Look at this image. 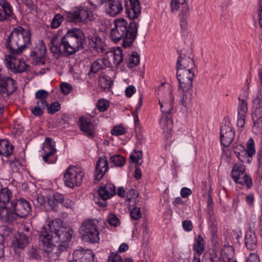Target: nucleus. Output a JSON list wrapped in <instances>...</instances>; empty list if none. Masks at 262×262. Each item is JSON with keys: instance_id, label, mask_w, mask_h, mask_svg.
Returning <instances> with one entry per match:
<instances>
[{"instance_id": "obj_39", "label": "nucleus", "mask_w": 262, "mask_h": 262, "mask_svg": "<svg viewBox=\"0 0 262 262\" xmlns=\"http://www.w3.org/2000/svg\"><path fill=\"white\" fill-rule=\"evenodd\" d=\"M99 84L104 90L110 89L113 84V81L106 75H102L99 77Z\"/></svg>"}, {"instance_id": "obj_55", "label": "nucleus", "mask_w": 262, "mask_h": 262, "mask_svg": "<svg viewBox=\"0 0 262 262\" xmlns=\"http://www.w3.org/2000/svg\"><path fill=\"white\" fill-rule=\"evenodd\" d=\"M107 262H122V260L117 253L112 252L108 257Z\"/></svg>"}, {"instance_id": "obj_3", "label": "nucleus", "mask_w": 262, "mask_h": 262, "mask_svg": "<svg viewBox=\"0 0 262 262\" xmlns=\"http://www.w3.org/2000/svg\"><path fill=\"white\" fill-rule=\"evenodd\" d=\"M114 24V27L110 33L111 39L114 42L123 39L122 45L125 48L131 46L137 35L138 23L132 20L128 25L125 19L120 18L115 19Z\"/></svg>"}, {"instance_id": "obj_17", "label": "nucleus", "mask_w": 262, "mask_h": 262, "mask_svg": "<svg viewBox=\"0 0 262 262\" xmlns=\"http://www.w3.org/2000/svg\"><path fill=\"white\" fill-rule=\"evenodd\" d=\"M88 38L91 50L95 51L97 53H103L105 51L104 43L98 34L96 33L95 31L93 35L89 34Z\"/></svg>"}, {"instance_id": "obj_42", "label": "nucleus", "mask_w": 262, "mask_h": 262, "mask_svg": "<svg viewBox=\"0 0 262 262\" xmlns=\"http://www.w3.org/2000/svg\"><path fill=\"white\" fill-rule=\"evenodd\" d=\"M194 249L196 253L200 255L204 250V241L201 235H199L196 239V243L194 245Z\"/></svg>"}, {"instance_id": "obj_15", "label": "nucleus", "mask_w": 262, "mask_h": 262, "mask_svg": "<svg viewBox=\"0 0 262 262\" xmlns=\"http://www.w3.org/2000/svg\"><path fill=\"white\" fill-rule=\"evenodd\" d=\"M254 112L252 115L254 124L262 127V97L257 95L253 101Z\"/></svg>"}, {"instance_id": "obj_4", "label": "nucleus", "mask_w": 262, "mask_h": 262, "mask_svg": "<svg viewBox=\"0 0 262 262\" xmlns=\"http://www.w3.org/2000/svg\"><path fill=\"white\" fill-rule=\"evenodd\" d=\"M31 36L30 30L17 26L7 36L5 47L9 53L20 55L31 45Z\"/></svg>"}, {"instance_id": "obj_24", "label": "nucleus", "mask_w": 262, "mask_h": 262, "mask_svg": "<svg viewBox=\"0 0 262 262\" xmlns=\"http://www.w3.org/2000/svg\"><path fill=\"white\" fill-rule=\"evenodd\" d=\"M106 13L111 16H115L123 10L122 0H108Z\"/></svg>"}, {"instance_id": "obj_31", "label": "nucleus", "mask_w": 262, "mask_h": 262, "mask_svg": "<svg viewBox=\"0 0 262 262\" xmlns=\"http://www.w3.org/2000/svg\"><path fill=\"white\" fill-rule=\"evenodd\" d=\"M63 196L59 194H54L52 196L47 197V206L54 211H57L58 209V204L63 202Z\"/></svg>"}, {"instance_id": "obj_18", "label": "nucleus", "mask_w": 262, "mask_h": 262, "mask_svg": "<svg viewBox=\"0 0 262 262\" xmlns=\"http://www.w3.org/2000/svg\"><path fill=\"white\" fill-rule=\"evenodd\" d=\"M108 168V162L107 158L105 156L100 157L96 165L95 180L97 182L99 181L107 171Z\"/></svg>"}, {"instance_id": "obj_9", "label": "nucleus", "mask_w": 262, "mask_h": 262, "mask_svg": "<svg viewBox=\"0 0 262 262\" xmlns=\"http://www.w3.org/2000/svg\"><path fill=\"white\" fill-rule=\"evenodd\" d=\"M107 68L117 67L123 61V57L121 48L106 52L103 58Z\"/></svg>"}, {"instance_id": "obj_48", "label": "nucleus", "mask_w": 262, "mask_h": 262, "mask_svg": "<svg viewBox=\"0 0 262 262\" xmlns=\"http://www.w3.org/2000/svg\"><path fill=\"white\" fill-rule=\"evenodd\" d=\"M187 2V0H171L170 3L171 11H178L180 6H183Z\"/></svg>"}, {"instance_id": "obj_61", "label": "nucleus", "mask_w": 262, "mask_h": 262, "mask_svg": "<svg viewBox=\"0 0 262 262\" xmlns=\"http://www.w3.org/2000/svg\"><path fill=\"white\" fill-rule=\"evenodd\" d=\"M37 201L40 205L47 207V197L43 195H39L37 198Z\"/></svg>"}, {"instance_id": "obj_62", "label": "nucleus", "mask_w": 262, "mask_h": 262, "mask_svg": "<svg viewBox=\"0 0 262 262\" xmlns=\"http://www.w3.org/2000/svg\"><path fill=\"white\" fill-rule=\"evenodd\" d=\"M183 227L186 231H190L192 229V225L191 222L189 220H185L183 222Z\"/></svg>"}, {"instance_id": "obj_43", "label": "nucleus", "mask_w": 262, "mask_h": 262, "mask_svg": "<svg viewBox=\"0 0 262 262\" xmlns=\"http://www.w3.org/2000/svg\"><path fill=\"white\" fill-rule=\"evenodd\" d=\"M66 20L69 23H74L75 24L79 23L76 8L67 13Z\"/></svg>"}, {"instance_id": "obj_13", "label": "nucleus", "mask_w": 262, "mask_h": 262, "mask_svg": "<svg viewBox=\"0 0 262 262\" xmlns=\"http://www.w3.org/2000/svg\"><path fill=\"white\" fill-rule=\"evenodd\" d=\"M44 247L45 252L47 254V256L52 260H55L58 258L61 253L67 249L66 245H61L53 242H50L49 245L47 243L41 242Z\"/></svg>"}, {"instance_id": "obj_19", "label": "nucleus", "mask_w": 262, "mask_h": 262, "mask_svg": "<svg viewBox=\"0 0 262 262\" xmlns=\"http://www.w3.org/2000/svg\"><path fill=\"white\" fill-rule=\"evenodd\" d=\"M255 152L254 141L252 139H250L247 143V149H244L237 157L242 162L249 163Z\"/></svg>"}, {"instance_id": "obj_37", "label": "nucleus", "mask_w": 262, "mask_h": 262, "mask_svg": "<svg viewBox=\"0 0 262 262\" xmlns=\"http://www.w3.org/2000/svg\"><path fill=\"white\" fill-rule=\"evenodd\" d=\"M239 104H238V116H245L247 111V102L245 99L243 98L241 95L239 96Z\"/></svg>"}, {"instance_id": "obj_52", "label": "nucleus", "mask_w": 262, "mask_h": 262, "mask_svg": "<svg viewBox=\"0 0 262 262\" xmlns=\"http://www.w3.org/2000/svg\"><path fill=\"white\" fill-rule=\"evenodd\" d=\"M130 217L134 220H138L141 217V212L139 207H135L130 212Z\"/></svg>"}, {"instance_id": "obj_26", "label": "nucleus", "mask_w": 262, "mask_h": 262, "mask_svg": "<svg viewBox=\"0 0 262 262\" xmlns=\"http://www.w3.org/2000/svg\"><path fill=\"white\" fill-rule=\"evenodd\" d=\"M97 193L101 200H107L115 194V186L111 183L107 184L105 186H101Z\"/></svg>"}, {"instance_id": "obj_10", "label": "nucleus", "mask_w": 262, "mask_h": 262, "mask_svg": "<svg viewBox=\"0 0 262 262\" xmlns=\"http://www.w3.org/2000/svg\"><path fill=\"white\" fill-rule=\"evenodd\" d=\"M235 137V132L230 122L228 121L221 127L220 138L222 144L228 147L232 142Z\"/></svg>"}, {"instance_id": "obj_27", "label": "nucleus", "mask_w": 262, "mask_h": 262, "mask_svg": "<svg viewBox=\"0 0 262 262\" xmlns=\"http://www.w3.org/2000/svg\"><path fill=\"white\" fill-rule=\"evenodd\" d=\"M15 212L13 207L10 206L0 208V219L5 222H12L17 218Z\"/></svg>"}, {"instance_id": "obj_40", "label": "nucleus", "mask_w": 262, "mask_h": 262, "mask_svg": "<svg viewBox=\"0 0 262 262\" xmlns=\"http://www.w3.org/2000/svg\"><path fill=\"white\" fill-rule=\"evenodd\" d=\"M49 93L43 90H40L37 91L35 93V98L39 100L37 102H39L44 105H47L48 103L46 98L49 96Z\"/></svg>"}, {"instance_id": "obj_7", "label": "nucleus", "mask_w": 262, "mask_h": 262, "mask_svg": "<svg viewBox=\"0 0 262 262\" xmlns=\"http://www.w3.org/2000/svg\"><path fill=\"white\" fill-rule=\"evenodd\" d=\"M157 95L162 113L171 111L173 108L171 91L168 88H164L162 84L158 88Z\"/></svg>"}, {"instance_id": "obj_34", "label": "nucleus", "mask_w": 262, "mask_h": 262, "mask_svg": "<svg viewBox=\"0 0 262 262\" xmlns=\"http://www.w3.org/2000/svg\"><path fill=\"white\" fill-rule=\"evenodd\" d=\"M13 152V146L6 139L0 140V154L8 157Z\"/></svg>"}, {"instance_id": "obj_5", "label": "nucleus", "mask_w": 262, "mask_h": 262, "mask_svg": "<svg viewBox=\"0 0 262 262\" xmlns=\"http://www.w3.org/2000/svg\"><path fill=\"white\" fill-rule=\"evenodd\" d=\"M80 232L82 240L85 242L97 243L99 241V232L96 224L92 220H85L82 223Z\"/></svg>"}, {"instance_id": "obj_2", "label": "nucleus", "mask_w": 262, "mask_h": 262, "mask_svg": "<svg viewBox=\"0 0 262 262\" xmlns=\"http://www.w3.org/2000/svg\"><path fill=\"white\" fill-rule=\"evenodd\" d=\"M72 234L71 229L63 227L62 221L60 219H55L49 222L47 226L42 228L39 241L44 244L47 242L48 245L51 242L61 245H66L68 248Z\"/></svg>"}, {"instance_id": "obj_56", "label": "nucleus", "mask_w": 262, "mask_h": 262, "mask_svg": "<svg viewBox=\"0 0 262 262\" xmlns=\"http://www.w3.org/2000/svg\"><path fill=\"white\" fill-rule=\"evenodd\" d=\"M72 89V85L70 84L63 82L61 84L60 90L64 94H69Z\"/></svg>"}, {"instance_id": "obj_32", "label": "nucleus", "mask_w": 262, "mask_h": 262, "mask_svg": "<svg viewBox=\"0 0 262 262\" xmlns=\"http://www.w3.org/2000/svg\"><path fill=\"white\" fill-rule=\"evenodd\" d=\"M0 21H3L7 17L11 16L12 9L10 4L6 0L0 1Z\"/></svg>"}, {"instance_id": "obj_50", "label": "nucleus", "mask_w": 262, "mask_h": 262, "mask_svg": "<svg viewBox=\"0 0 262 262\" xmlns=\"http://www.w3.org/2000/svg\"><path fill=\"white\" fill-rule=\"evenodd\" d=\"M48 112L49 114H54L59 110L60 108V104L58 102H54L50 105L47 104Z\"/></svg>"}, {"instance_id": "obj_49", "label": "nucleus", "mask_w": 262, "mask_h": 262, "mask_svg": "<svg viewBox=\"0 0 262 262\" xmlns=\"http://www.w3.org/2000/svg\"><path fill=\"white\" fill-rule=\"evenodd\" d=\"M129 158L132 163L141 164V163H139V160L142 158V152L141 150H135L134 154L130 155Z\"/></svg>"}, {"instance_id": "obj_8", "label": "nucleus", "mask_w": 262, "mask_h": 262, "mask_svg": "<svg viewBox=\"0 0 262 262\" xmlns=\"http://www.w3.org/2000/svg\"><path fill=\"white\" fill-rule=\"evenodd\" d=\"M231 176L235 182L241 185L245 184L248 188L252 185V179L250 177L247 175L245 172V167L242 164H235L234 165Z\"/></svg>"}, {"instance_id": "obj_53", "label": "nucleus", "mask_w": 262, "mask_h": 262, "mask_svg": "<svg viewBox=\"0 0 262 262\" xmlns=\"http://www.w3.org/2000/svg\"><path fill=\"white\" fill-rule=\"evenodd\" d=\"M125 128L121 125L116 126L112 129L111 133L113 135L119 136L125 134Z\"/></svg>"}, {"instance_id": "obj_60", "label": "nucleus", "mask_w": 262, "mask_h": 262, "mask_svg": "<svg viewBox=\"0 0 262 262\" xmlns=\"http://www.w3.org/2000/svg\"><path fill=\"white\" fill-rule=\"evenodd\" d=\"M36 50H38V55L39 56L40 58H41L45 55L46 52V46L42 43L39 47L36 48Z\"/></svg>"}, {"instance_id": "obj_38", "label": "nucleus", "mask_w": 262, "mask_h": 262, "mask_svg": "<svg viewBox=\"0 0 262 262\" xmlns=\"http://www.w3.org/2000/svg\"><path fill=\"white\" fill-rule=\"evenodd\" d=\"M257 243L256 238L254 234H246L245 236V243L246 246L250 249H253Z\"/></svg>"}, {"instance_id": "obj_21", "label": "nucleus", "mask_w": 262, "mask_h": 262, "mask_svg": "<svg viewBox=\"0 0 262 262\" xmlns=\"http://www.w3.org/2000/svg\"><path fill=\"white\" fill-rule=\"evenodd\" d=\"M52 139L50 138H47L46 141L43 144L42 150L45 155L42 156V158L45 162L48 163H53L54 161H49L50 157L54 155L56 151L55 145L52 144Z\"/></svg>"}, {"instance_id": "obj_57", "label": "nucleus", "mask_w": 262, "mask_h": 262, "mask_svg": "<svg viewBox=\"0 0 262 262\" xmlns=\"http://www.w3.org/2000/svg\"><path fill=\"white\" fill-rule=\"evenodd\" d=\"M233 151L237 157L239 154L245 149V147L241 144L234 143L233 145Z\"/></svg>"}, {"instance_id": "obj_23", "label": "nucleus", "mask_w": 262, "mask_h": 262, "mask_svg": "<svg viewBox=\"0 0 262 262\" xmlns=\"http://www.w3.org/2000/svg\"><path fill=\"white\" fill-rule=\"evenodd\" d=\"M73 257L77 262H94V254L89 250H76L73 253Z\"/></svg>"}, {"instance_id": "obj_51", "label": "nucleus", "mask_w": 262, "mask_h": 262, "mask_svg": "<svg viewBox=\"0 0 262 262\" xmlns=\"http://www.w3.org/2000/svg\"><path fill=\"white\" fill-rule=\"evenodd\" d=\"M107 221L109 224L114 226H118L120 224L119 219L114 214H110L107 217Z\"/></svg>"}, {"instance_id": "obj_6", "label": "nucleus", "mask_w": 262, "mask_h": 262, "mask_svg": "<svg viewBox=\"0 0 262 262\" xmlns=\"http://www.w3.org/2000/svg\"><path fill=\"white\" fill-rule=\"evenodd\" d=\"M85 173L83 169L76 166H69L64 176L66 185L71 188L81 185L84 177Z\"/></svg>"}, {"instance_id": "obj_29", "label": "nucleus", "mask_w": 262, "mask_h": 262, "mask_svg": "<svg viewBox=\"0 0 262 262\" xmlns=\"http://www.w3.org/2000/svg\"><path fill=\"white\" fill-rule=\"evenodd\" d=\"M79 23H86L95 19L93 14L89 10L81 7H76Z\"/></svg>"}, {"instance_id": "obj_58", "label": "nucleus", "mask_w": 262, "mask_h": 262, "mask_svg": "<svg viewBox=\"0 0 262 262\" xmlns=\"http://www.w3.org/2000/svg\"><path fill=\"white\" fill-rule=\"evenodd\" d=\"M29 255L31 258L33 259H38L39 257L38 250L34 247L31 248L29 251Z\"/></svg>"}, {"instance_id": "obj_59", "label": "nucleus", "mask_w": 262, "mask_h": 262, "mask_svg": "<svg viewBox=\"0 0 262 262\" xmlns=\"http://www.w3.org/2000/svg\"><path fill=\"white\" fill-rule=\"evenodd\" d=\"M182 10H181V12L183 14V17L181 18V21H184L185 20V18L184 17V16H186L189 13V6H188V5L187 4V3L186 2V3L184 4V5L183 6H182Z\"/></svg>"}, {"instance_id": "obj_28", "label": "nucleus", "mask_w": 262, "mask_h": 262, "mask_svg": "<svg viewBox=\"0 0 262 262\" xmlns=\"http://www.w3.org/2000/svg\"><path fill=\"white\" fill-rule=\"evenodd\" d=\"M29 243V234L18 232L16 234L13 239V244L16 248L23 249Z\"/></svg>"}, {"instance_id": "obj_11", "label": "nucleus", "mask_w": 262, "mask_h": 262, "mask_svg": "<svg viewBox=\"0 0 262 262\" xmlns=\"http://www.w3.org/2000/svg\"><path fill=\"white\" fill-rule=\"evenodd\" d=\"M18 55H13L9 53L5 57V61L9 68L15 72L22 73L25 72L28 68V65L20 59H17L16 57Z\"/></svg>"}, {"instance_id": "obj_25", "label": "nucleus", "mask_w": 262, "mask_h": 262, "mask_svg": "<svg viewBox=\"0 0 262 262\" xmlns=\"http://www.w3.org/2000/svg\"><path fill=\"white\" fill-rule=\"evenodd\" d=\"M13 197L11 191L7 187L3 188L0 189V208H3L6 206H12V204L13 200H12Z\"/></svg>"}, {"instance_id": "obj_64", "label": "nucleus", "mask_w": 262, "mask_h": 262, "mask_svg": "<svg viewBox=\"0 0 262 262\" xmlns=\"http://www.w3.org/2000/svg\"><path fill=\"white\" fill-rule=\"evenodd\" d=\"M136 89L133 85L128 86L125 91V95L127 97H130L135 93Z\"/></svg>"}, {"instance_id": "obj_20", "label": "nucleus", "mask_w": 262, "mask_h": 262, "mask_svg": "<svg viewBox=\"0 0 262 262\" xmlns=\"http://www.w3.org/2000/svg\"><path fill=\"white\" fill-rule=\"evenodd\" d=\"M128 1L129 7L127 4L125 8L127 17L130 19L138 18L141 13V7L139 0H128Z\"/></svg>"}, {"instance_id": "obj_1", "label": "nucleus", "mask_w": 262, "mask_h": 262, "mask_svg": "<svg viewBox=\"0 0 262 262\" xmlns=\"http://www.w3.org/2000/svg\"><path fill=\"white\" fill-rule=\"evenodd\" d=\"M50 43V50L53 54L68 56L84 49L86 37L81 29L74 28L69 29L60 40L57 36H53Z\"/></svg>"}, {"instance_id": "obj_35", "label": "nucleus", "mask_w": 262, "mask_h": 262, "mask_svg": "<svg viewBox=\"0 0 262 262\" xmlns=\"http://www.w3.org/2000/svg\"><path fill=\"white\" fill-rule=\"evenodd\" d=\"M79 121L80 122L81 129L89 136H93L94 128L91 121L84 117H80Z\"/></svg>"}, {"instance_id": "obj_12", "label": "nucleus", "mask_w": 262, "mask_h": 262, "mask_svg": "<svg viewBox=\"0 0 262 262\" xmlns=\"http://www.w3.org/2000/svg\"><path fill=\"white\" fill-rule=\"evenodd\" d=\"M177 77L179 86L192 87V81L194 77V69L178 70Z\"/></svg>"}, {"instance_id": "obj_30", "label": "nucleus", "mask_w": 262, "mask_h": 262, "mask_svg": "<svg viewBox=\"0 0 262 262\" xmlns=\"http://www.w3.org/2000/svg\"><path fill=\"white\" fill-rule=\"evenodd\" d=\"M194 62L192 59L188 57H179L177 62V70L194 69Z\"/></svg>"}, {"instance_id": "obj_41", "label": "nucleus", "mask_w": 262, "mask_h": 262, "mask_svg": "<svg viewBox=\"0 0 262 262\" xmlns=\"http://www.w3.org/2000/svg\"><path fill=\"white\" fill-rule=\"evenodd\" d=\"M110 160L111 163H112L115 166L118 167L123 166L126 162L125 158L119 155H116L112 156L110 158Z\"/></svg>"}, {"instance_id": "obj_46", "label": "nucleus", "mask_w": 262, "mask_h": 262, "mask_svg": "<svg viewBox=\"0 0 262 262\" xmlns=\"http://www.w3.org/2000/svg\"><path fill=\"white\" fill-rule=\"evenodd\" d=\"M47 106L37 102L36 106L31 110V113L35 116H40L43 114V110Z\"/></svg>"}, {"instance_id": "obj_45", "label": "nucleus", "mask_w": 262, "mask_h": 262, "mask_svg": "<svg viewBox=\"0 0 262 262\" xmlns=\"http://www.w3.org/2000/svg\"><path fill=\"white\" fill-rule=\"evenodd\" d=\"M140 61V55L138 53L133 52L129 59L128 67L133 68L136 67Z\"/></svg>"}, {"instance_id": "obj_47", "label": "nucleus", "mask_w": 262, "mask_h": 262, "mask_svg": "<svg viewBox=\"0 0 262 262\" xmlns=\"http://www.w3.org/2000/svg\"><path fill=\"white\" fill-rule=\"evenodd\" d=\"M110 105L109 102L104 99H100L97 103V107L100 112H104L107 110Z\"/></svg>"}, {"instance_id": "obj_54", "label": "nucleus", "mask_w": 262, "mask_h": 262, "mask_svg": "<svg viewBox=\"0 0 262 262\" xmlns=\"http://www.w3.org/2000/svg\"><path fill=\"white\" fill-rule=\"evenodd\" d=\"M138 192L135 189H131L129 190L126 194V201L129 203L131 200L137 199L138 196Z\"/></svg>"}, {"instance_id": "obj_22", "label": "nucleus", "mask_w": 262, "mask_h": 262, "mask_svg": "<svg viewBox=\"0 0 262 262\" xmlns=\"http://www.w3.org/2000/svg\"><path fill=\"white\" fill-rule=\"evenodd\" d=\"M192 87L183 88L179 86L178 92L180 94V103L184 107H187L191 101Z\"/></svg>"}, {"instance_id": "obj_63", "label": "nucleus", "mask_w": 262, "mask_h": 262, "mask_svg": "<svg viewBox=\"0 0 262 262\" xmlns=\"http://www.w3.org/2000/svg\"><path fill=\"white\" fill-rule=\"evenodd\" d=\"M140 165H141L140 164H136V165H135L134 177L137 180H139L142 177L141 171L139 168V166Z\"/></svg>"}, {"instance_id": "obj_44", "label": "nucleus", "mask_w": 262, "mask_h": 262, "mask_svg": "<svg viewBox=\"0 0 262 262\" xmlns=\"http://www.w3.org/2000/svg\"><path fill=\"white\" fill-rule=\"evenodd\" d=\"M63 17L60 14H56L52 19L51 27L53 29L57 28L63 20Z\"/></svg>"}, {"instance_id": "obj_14", "label": "nucleus", "mask_w": 262, "mask_h": 262, "mask_svg": "<svg viewBox=\"0 0 262 262\" xmlns=\"http://www.w3.org/2000/svg\"><path fill=\"white\" fill-rule=\"evenodd\" d=\"M13 211L15 212L17 216L24 217L27 216L31 211L30 204L23 199L14 201L12 204Z\"/></svg>"}, {"instance_id": "obj_33", "label": "nucleus", "mask_w": 262, "mask_h": 262, "mask_svg": "<svg viewBox=\"0 0 262 262\" xmlns=\"http://www.w3.org/2000/svg\"><path fill=\"white\" fill-rule=\"evenodd\" d=\"M170 111H167L163 113L160 121V124L163 129L167 132L172 130L173 127L172 120L171 119Z\"/></svg>"}, {"instance_id": "obj_16", "label": "nucleus", "mask_w": 262, "mask_h": 262, "mask_svg": "<svg viewBox=\"0 0 262 262\" xmlns=\"http://www.w3.org/2000/svg\"><path fill=\"white\" fill-rule=\"evenodd\" d=\"M16 90L15 81L12 78L6 77L0 79V93L9 96Z\"/></svg>"}, {"instance_id": "obj_36", "label": "nucleus", "mask_w": 262, "mask_h": 262, "mask_svg": "<svg viewBox=\"0 0 262 262\" xmlns=\"http://www.w3.org/2000/svg\"><path fill=\"white\" fill-rule=\"evenodd\" d=\"M107 68L104 58H99L94 61L91 66L90 70L88 73L90 75L92 73L95 74L100 70Z\"/></svg>"}]
</instances>
